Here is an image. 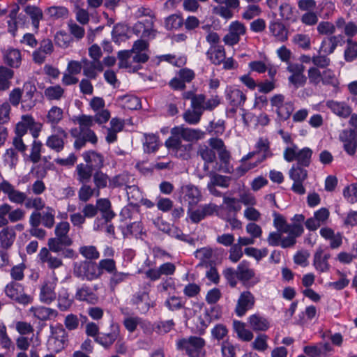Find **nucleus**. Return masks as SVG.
I'll return each instance as SVG.
<instances>
[{"label": "nucleus", "instance_id": "864d4df0", "mask_svg": "<svg viewBox=\"0 0 357 357\" xmlns=\"http://www.w3.org/2000/svg\"><path fill=\"white\" fill-rule=\"evenodd\" d=\"M158 138L153 134L145 135V142L144 143V151L146 153L154 152L158 149Z\"/></svg>", "mask_w": 357, "mask_h": 357}, {"label": "nucleus", "instance_id": "bf43d9fd", "mask_svg": "<svg viewBox=\"0 0 357 357\" xmlns=\"http://www.w3.org/2000/svg\"><path fill=\"white\" fill-rule=\"evenodd\" d=\"M317 31L321 35H332L335 32V26L328 21H321L317 27Z\"/></svg>", "mask_w": 357, "mask_h": 357}, {"label": "nucleus", "instance_id": "69168bd1", "mask_svg": "<svg viewBox=\"0 0 357 357\" xmlns=\"http://www.w3.org/2000/svg\"><path fill=\"white\" fill-rule=\"evenodd\" d=\"M94 194L96 195V190L86 184L81 187L78 192L79 200L84 202H87Z\"/></svg>", "mask_w": 357, "mask_h": 357}, {"label": "nucleus", "instance_id": "7c9ffc66", "mask_svg": "<svg viewBox=\"0 0 357 357\" xmlns=\"http://www.w3.org/2000/svg\"><path fill=\"white\" fill-rule=\"evenodd\" d=\"M96 207L102 214V218L106 221L111 220L115 215L114 213L111 209V203L107 199H99L97 200Z\"/></svg>", "mask_w": 357, "mask_h": 357}, {"label": "nucleus", "instance_id": "8fccbe9b", "mask_svg": "<svg viewBox=\"0 0 357 357\" xmlns=\"http://www.w3.org/2000/svg\"><path fill=\"white\" fill-rule=\"evenodd\" d=\"M50 330L52 335L49 340H52V341H61L65 345L68 341L65 329L62 326L54 327L50 326Z\"/></svg>", "mask_w": 357, "mask_h": 357}, {"label": "nucleus", "instance_id": "cd10ccee", "mask_svg": "<svg viewBox=\"0 0 357 357\" xmlns=\"http://www.w3.org/2000/svg\"><path fill=\"white\" fill-rule=\"evenodd\" d=\"M204 132L199 129L184 128L180 126V138L188 142H195L203 137Z\"/></svg>", "mask_w": 357, "mask_h": 357}, {"label": "nucleus", "instance_id": "a18cd8bd", "mask_svg": "<svg viewBox=\"0 0 357 357\" xmlns=\"http://www.w3.org/2000/svg\"><path fill=\"white\" fill-rule=\"evenodd\" d=\"M108 181V176L106 174L100 171H96L93 174V182L95 183L96 187L94 188L96 190V196L98 197L100 195V190L101 188H104L107 186Z\"/></svg>", "mask_w": 357, "mask_h": 357}, {"label": "nucleus", "instance_id": "c9c22d12", "mask_svg": "<svg viewBox=\"0 0 357 357\" xmlns=\"http://www.w3.org/2000/svg\"><path fill=\"white\" fill-rule=\"evenodd\" d=\"M24 11L30 16L33 26L37 29L39 26L40 21L43 17L42 10L34 6H27L25 8Z\"/></svg>", "mask_w": 357, "mask_h": 357}, {"label": "nucleus", "instance_id": "a878e982", "mask_svg": "<svg viewBox=\"0 0 357 357\" xmlns=\"http://www.w3.org/2000/svg\"><path fill=\"white\" fill-rule=\"evenodd\" d=\"M342 38V34L331 36L324 38L321 43L319 53L323 52L326 55L334 52L338 45V38Z\"/></svg>", "mask_w": 357, "mask_h": 357}, {"label": "nucleus", "instance_id": "0e129e2a", "mask_svg": "<svg viewBox=\"0 0 357 357\" xmlns=\"http://www.w3.org/2000/svg\"><path fill=\"white\" fill-rule=\"evenodd\" d=\"M227 333L228 330L226 326L222 324H218L211 329L212 337L218 341L223 340L227 335Z\"/></svg>", "mask_w": 357, "mask_h": 357}, {"label": "nucleus", "instance_id": "e2e57ef3", "mask_svg": "<svg viewBox=\"0 0 357 357\" xmlns=\"http://www.w3.org/2000/svg\"><path fill=\"white\" fill-rule=\"evenodd\" d=\"M144 324L142 322V319L138 317H128L123 321L124 326L130 333L135 331L137 325L143 326Z\"/></svg>", "mask_w": 357, "mask_h": 357}, {"label": "nucleus", "instance_id": "423d86ee", "mask_svg": "<svg viewBox=\"0 0 357 357\" xmlns=\"http://www.w3.org/2000/svg\"><path fill=\"white\" fill-rule=\"evenodd\" d=\"M241 209V204L238 199L224 196L222 204L218 207V215L221 218H229L230 216H236Z\"/></svg>", "mask_w": 357, "mask_h": 357}, {"label": "nucleus", "instance_id": "9b49d317", "mask_svg": "<svg viewBox=\"0 0 357 357\" xmlns=\"http://www.w3.org/2000/svg\"><path fill=\"white\" fill-rule=\"evenodd\" d=\"M330 257V253H324L322 246H319L313 257L312 264L315 270L320 273L328 272L331 267L328 262Z\"/></svg>", "mask_w": 357, "mask_h": 357}, {"label": "nucleus", "instance_id": "ddd939ff", "mask_svg": "<svg viewBox=\"0 0 357 357\" xmlns=\"http://www.w3.org/2000/svg\"><path fill=\"white\" fill-rule=\"evenodd\" d=\"M271 144L268 138L259 137L255 145V151L259 158L257 160V163H261L266 160L267 158H271L273 155L271 150Z\"/></svg>", "mask_w": 357, "mask_h": 357}, {"label": "nucleus", "instance_id": "a211bd4d", "mask_svg": "<svg viewBox=\"0 0 357 357\" xmlns=\"http://www.w3.org/2000/svg\"><path fill=\"white\" fill-rule=\"evenodd\" d=\"M119 326L112 324L111 326V331L96 337V341L104 347L108 348L119 338Z\"/></svg>", "mask_w": 357, "mask_h": 357}, {"label": "nucleus", "instance_id": "dca6fc26", "mask_svg": "<svg viewBox=\"0 0 357 357\" xmlns=\"http://www.w3.org/2000/svg\"><path fill=\"white\" fill-rule=\"evenodd\" d=\"M56 283L54 282H45L40 290V301L45 304L52 303L56 298L55 292Z\"/></svg>", "mask_w": 357, "mask_h": 357}, {"label": "nucleus", "instance_id": "680f3d73", "mask_svg": "<svg viewBox=\"0 0 357 357\" xmlns=\"http://www.w3.org/2000/svg\"><path fill=\"white\" fill-rule=\"evenodd\" d=\"M202 114L201 111L188 109L183 114V119L188 123L195 125L199 122Z\"/></svg>", "mask_w": 357, "mask_h": 357}, {"label": "nucleus", "instance_id": "72a5a7b5", "mask_svg": "<svg viewBox=\"0 0 357 357\" xmlns=\"http://www.w3.org/2000/svg\"><path fill=\"white\" fill-rule=\"evenodd\" d=\"M312 150L309 147H304L298 149L296 158V165L308 167L311 163Z\"/></svg>", "mask_w": 357, "mask_h": 357}, {"label": "nucleus", "instance_id": "1a4fd4ad", "mask_svg": "<svg viewBox=\"0 0 357 357\" xmlns=\"http://www.w3.org/2000/svg\"><path fill=\"white\" fill-rule=\"evenodd\" d=\"M225 96L229 105L235 107H243L246 100V95L236 86H227Z\"/></svg>", "mask_w": 357, "mask_h": 357}, {"label": "nucleus", "instance_id": "ea45409f", "mask_svg": "<svg viewBox=\"0 0 357 357\" xmlns=\"http://www.w3.org/2000/svg\"><path fill=\"white\" fill-rule=\"evenodd\" d=\"M119 100L121 101V106L128 109H137L140 107V101L138 98L127 95L121 96L119 98Z\"/></svg>", "mask_w": 357, "mask_h": 357}, {"label": "nucleus", "instance_id": "c03bdc74", "mask_svg": "<svg viewBox=\"0 0 357 357\" xmlns=\"http://www.w3.org/2000/svg\"><path fill=\"white\" fill-rule=\"evenodd\" d=\"M69 231L70 224L68 222L63 221L59 222L55 227V236L73 243L72 238L68 236Z\"/></svg>", "mask_w": 357, "mask_h": 357}, {"label": "nucleus", "instance_id": "6e6d98bb", "mask_svg": "<svg viewBox=\"0 0 357 357\" xmlns=\"http://www.w3.org/2000/svg\"><path fill=\"white\" fill-rule=\"evenodd\" d=\"M344 197L350 203L357 202V183H354L345 187L343 190Z\"/></svg>", "mask_w": 357, "mask_h": 357}, {"label": "nucleus", "instance_id": "aec40b11", "mask_svg": "<svg viewBox=\"0 0 357 357\" xmlns=\"http://www.w3.org/2000/svg\"><path fill=\"white\" fill-rule=\"evenodd\" d=\"M200 199V192L197 187L187 186L185 195L181 199L180 197V202L188 204V206H193L196 205Z\"/></svg>", "mask_w": 357, "mask_h": 357}, {"label": "nucleus", "instance_id": "4c0bfd02", "mask_svg": "<svg viewBox=\"0 0 357 357\" xmlns=\"http://www.w3.org/2000/svg\"><path fill=\"white\" fill-rule=\"evenodd\" d=\"M68 13V10L64 6H52L46 10V14L54 20L67 18Z\"/></svg>", "mask_w": 357, "mask_h": 357}, {"label": "nucleus", "instance_id": "58836bf2", "mask_svg": "<svg viewBox=\"0 0 357 357\" xmlns=\"http://www.w3.org/2000/svg\"><path fill=\"white\" fill-rule=\"evenodd\" d=\"M21 121L24 124L27 130L29 129L31 131L33 137L37 138L41 129V125L36 123L30 115L22 116Z\"/></svg>", "mask_w": 357, "mask_h": 357}, {"label": "nucleus", "instance_id": "f257e3e1", "mask_svg": "<svg viewBox=\"0 0 357 357\" xmlns=\"http://www.w3.org/2000/svg\"><path fill=\"white\" fill-rule=\"evenodd\" d=\"M270 102L271 107L275 108L278 123L284 122L290 118L294 110V105L291 101H285L284 95L275 94L271 98Z\"/></svg>", "mask_w": 357, "mask_h": 357}, {"label": "nucleus", "instance_id": "052dcab7", "mask_svg": "<svg viewBox=\"0 0 357 357\" xmlns=\"http://www.w3.org/2000/svg\"><path fill=\"white\" fill-rule=\"evenodd\" d=\"M171 133L172 136L166 141L165 145L168 149H172L176 152L178 148V128H173Z\"/></svg>", "mask_w": 357, "mask_h": 357}, {"label": "nucleus", "instance_id": "39448f33", "mask_svg": "<svg viewBox=\"0 0 357 357\" xmlns=\"http://www.w3.org/2000/svg\"><path fill=\"white\" fill-rule=\"evenodd\" d=\"M5 293L10 299L22 305H27L32 300L31 297L24 292V287L15 282L6 286Z\"/></svg>", "mask_w": 357, "mask_h": 357}, {"label": "nucleus", "instance_id": "4d7b16f0", "mask_svg": "<svg viewBox=\"0 0 357 357\" xmlns=\"http://www.w3.org/2000/svg\"><path fill=\"white\" fill-rule=\"evenodd\" d=\"M46 144L52 149L55 150L56 152H60L63 150L64 146L63 139L58 135H52L47 140Z\"/></svg>", "mask_w": 357, "mask_h": 357}, {"label": "nucleus", "instance_id": "7ed1b4c3", "mask_svg": "<svg viewBox=\"0 0 357 357\" xmlns=\"http://www.w3.org/2000/svg\"><path fill=\"white\" fill-rule=\"evenodd\" d=\"M74 274L82 280L92 281L98 279L102 274L98 265L90 261H84L74 268Z\"/></svg>", "mask_w": 357, "mask_h": 357}, {"label": "nucleus", "instance_id": "338daca9", "mask_svg": "<svg viewBox=\"0 0 357 357\" xmlns=\"http://www.w3.org/2000/svg\"><path fill=\"white\" fill-rule=\"evenodd\" d=\"M293 41L296 45L303 50H308L310 47V38L306 34H296Z\"/></svg>", "mask_w": 357, "mask_h": 357}, {"label": "nucleus", "instance_id": "20e7f679", "mask_svg": "<svg viewBox=\"0 0 357 357\" xmlns=\"http://www.w3.org/2000/svg\"><path fill=\"white\" fill-rule=\"evenodd\" d=\"M205 340L200 336H190L180 339V350L184 349L189 357H199L202 354Z\"/></svg>", "mask_w": 357, "mask_h": 357}, {"label": "nucleus", "instance_id": "4be33fe9", "mask_svg": "<svg viewBox=\"0 0 357 357\" xmlns=\"http://www.w3.org/2000/svg\"><path fill=\"white\" fill-rule=\"evenodd\" d=\"M84 159L87 165L93 170H99L103 167L104 159L101 154L95 151H88L84 153Z\"/></svg>", "mask_w": 357, "mask_h": 357}, {"label": "nucleus", "instance_id": "f8f14e48", "mask_svg": "<svg viewBox=\"0 0 357 357\" xmlns=\"http://www.w3.org/2000/svg\"><path fill=\"white\" fill-rule=\"evenodd\" d=\"M248 323L255 332H266L271 328L269 319L259 313H255L249 316Z\"/></svg>", "mask_w": 357, "mask_h": 357}, {"label": "nucleus", "instance_id": "bb28decb", "mask_svg": "<svg viewBox=\"0 0 357 357\" xmlns=\"http://www.w3.org/2000/svg\"><path fill=\"white\" fill-rule=\"evenodd\" d=\"M31 311L33 316L40 321H46L58 316V312L52 308L43 306L31 307Z\"/></svg>", "mask_w": 357, "mask_h": 357}, {"label": "nucleus", "instance_id": "774afa93", "mask_svg": "<svg viewBox=\"0 0 357 357\" xmlns=\"http://www.w3.org/2000/svg\"><path fill=\"white\" fill-rule=\"evenodd\" d=\"M237 346L233 345L229 342H223L221 345L222 357H236Z\"/></svg>", "mask_w": 357, "mask_h": 357}, {"label": "nucleus", "instance_id": "b1692460", "mask_svg": "<svg viewBox=\"0 0 357 357\" xmlns=\"http://www.w3.org/2000/svg\"><path fill=\"white\" fill-rule=\"evenodd\" d=\"M16 234L11 227H4L0 231V245L3 249H8L13 244Z\"/></svg>", "mask_w": 357, "mask_h": 357}, {"label": "nucleus", "instance_id": "9d476101", "mask_svg": "<svg viewBox=\"0 0 357 357\" xmlns=\"http://www.w3.org/2000/svg\"><path fill=\"white\" fill-rule=\"evenodd\" d=\"M268 31L269 34L278 42L284 43L288 40V29L280 19H274L269 22Z\"/></svg>", "mask_w": 357, "mask_h": 357}, {"label": "nucleus", "instance_id": "393cba45", "mask_svg": "<svg viewBox=\"0 0 357 357\" xmlns=\"http://www.w3.org/2000/svg\"><path fill=\"white\" fill-rule=\"evenodd\" d=\"M233 328L234 331L236 333L237 337L239 340L244 342H250L252 340L254 335L252 332L245 328V323L238 321H233Z\"/></svg>", "mask_w": 357, "mask_h": 357}, {"label": "nucleus", "instance_id": "f03ea898", "mask_svg": "<svg viewBox=\"0 0 357 357\" xmlns=\"http://www.w3.org/2000/svg\"><path fill=\"white\" fill-rule=\"evenodd\" d=\"M238 279L243 287L250 289L260 282V277L257 275L250 264L247 260L241 261L236 267Z\"/></svg>", "mask_w": 357, "mask_h": 357}, {"label": "nucleus", "instance_id": "c756f323", "mask_svg": "<svg viewBox=\"0 0 357 357\" xmlns=\"http://www.w3.org/2000/svg\"><path fill=\"white\" fill-rule=\"evenodd\" d=\"M72 244L73 243L67 240L55 236L54 238H49L47 242V249L51 252L58 253L63 251L64 248L68 247Z\"/></svg>", "mask_w": 357, "mask_h": 357}, {"label": "nucleus", "instance_id": "13d9d810", "mask_svg": "<svg viewBox=\"0 0 357 357\" xmlns=\"http://www.w3.org/2000/svg\"><path fill=\"white\" fill-rule=\"evenodd\" d=\"M63 89L59 85L50 86L45 90V96L50 100H59L63 94Z\"/></svg>", "mask_w": 357, "mask_h": 357}, {"label": "nucleus", "instance_id": "603ef678", "mask_svg": "<svg viewBox=\"0 0 357 357\" xmlns=\"http://www.w3.org/2000/svg\"><path fill=\"white\" fill-rule=\"evenodd\" d=\"M63 118V110L58 107H52L47 113V119L52 126L57 124Z\"/></svg>", "mask_w": 357, "mask_h": 357}, {"label": "nucleus", "instance_id": "2f4dec72", "mask_svg": "<svg viewBox=\"0 0 357 357\" xmlns=\"http://www.w3.org/2000/svg\"><path fill=\"white\" fill-rule=\"evenodd\" d=\"M204 319L208 324L212 321L220 320L222 318V307L219 305H211L204 310Z\"/></svg>", "mask_w": 357, "mask_h": 357}, {"label": "nucleus", "instance_id": "6e6552de", "mask_svg": "<svg viewBox=\"0 0 357 357\" xmlns=\"http://www.w3.org/2000/svg\"><path fill=\"white\" fill-rule=\"evenodd\" d=\"M255 298L254 295L248 290L242 291L237 300L235 314L238 317H243L246 312L255 306Z\"/></svg>", "mask_w": 357, "mask_h": 357}, {"label": "nucleus", "instance_id": "09e8293b", "mask_svg": "<svg viewBox=\"0 0 357 357\" xmlns=\"http://www.w3.org/2000/svg\"><path fill=\"white\" fill-rule=\"evenodd\" d=\"M273 226L279 232L287 233V228L289 227V224L287 222L284 217L280 213L274 211L273 213Z\"/></svg>", "mask_w": 357, "mask_h": 357}, {"label": "nucleus", "instance_id": "5701e85b", "mask_svg": "<svg viewBox=\"0 0 357 357\" xmlns=\"http://www.w3.org/2000/svg\"><path fill=\"white\" fill-rule=\"evenodd\" d=\"M207 57L212 63L218 66L225 59V50L222 45H216L213 48L210 47L206 53Z\"/></svg>", "mask_w": 357, "mask_h": 357}, {"label": "nucleus", "instance_id": "6ab92c4d", "mask_svg": "<svg viewBox=\"0 0 357 357\" xmlns=\"http://www.w3.org/2000/svg\"><path fill=\"white\" fill-rule=\"evenodd\" d=\"M75 298L80 301H85L89 304L95 305L98 302V296L86 285L77 289Z\"/></svg>", "mask_w": 357, "mask_h": 357}, {"label": "nucleus", "instance_id": "2eb2a0df", "mask_svg": "<svg viewBox=\"0 0 357 357\" xmlns=\"http://www.w3.org/2000/svg\"><path fill=\"white\" fill-rule=\"evenodd\" d=\"M326 106L333 114L343 119L349 117L352 112L351 107L345 102L329 100L326 102Z\"/></svg>", "mask_w": 357, "mask_h": 357}, {"label": "nucleus", "instance_id": "e433bc0d", "mask_svg": "<svg viewBox=\"0 0 357 357\" xmlns=\"http://www.w3.org/2000/svg\"><path fill=\"white\" fill-rule=\"evenodd\" d=\"M5 62L10 67L17 68L21 63V54L18 50L11 49L4 54Z\"/></svg>", "mask_w": 357, "mask_h": 357}, {"label": "nucleus", "instance_id": "4468645a", "mask_svg": "<svg viewBox=\"0 0 357 357\" xmlns=\"http://www.w3.org/2000/svg\"><path fill=\"white\" fill-rule=\"evenodd\" d=\"M185 326L190 330L191 333L202 335L205 333L208 324L202 316L194 315L185 321Z\"/></svg>", "mask_w": 357, "mask_h": 357}, {"label": "nucleus", "instance_id": "0eeeda50", "mask_svg": "<svg viewBox=\"0 0 357 357\" xmlns=\"http://www.w3.org/2000/svg\"><path fill=\"white\" fill-rule=\"evenodd\" d=\"M343 149L347 155L354 156L357 151V133L354 129H344L339 135Z\"/></svg>", "mask_w": 357, "mask_h": 357}, {"label": "nucleus", "instance_id": "de8ad7c7", "mask_svg": "<svg viewBox=\"0 0 357 357\" xmlns=\"http://www.w3.org/2000/svg\"><path fill=\"white\" fill-rule=\"evenodd\" d=\"M195 77V72L190 68H180V91L185 88V83H190Z\"/></svg>", "mask_w": 357, "mask_h": 357}, {"label": "nucleus", "instance_id": "79ce46f5", "mask_svg": "<svg viewBox=\"0 0 357 357\" xmlns=\"http://www.w3.org/2000/svg\"><path fill=\"white\" fill-rule=\"evenodd\" d=\"M93 171L94 170L86 164H79L77 166L78 181L82 183L89 182L92 176Z\"/></svg>", "mask_w": 357, "mask_h": 357}, {"label": "nucleus", "instance_id": "473e14b6", "mask_svg": "<svg viewBox=\"0 0 357 357\" xmlns=\"http://www.w3.org/2000/svg\"><path fill=\"white\" fill-rule=\"evenodd\" d=\"M306 167L294 164L289 170V178L294 181H305L307 178Z\"/></svg>", "mask_w": 357, "mask_h": 357}, {"label": "nucleus", "instance_id": "49530a36", "mask_svg": "<svg viewBox=\"0 0 357 357\" xmlns=\"http://www.w3.org/2000/svg\"><path fill=\"white\" fill-rule=\"evenodd\" d=\"M222 275L230 287L234 288L236 287L238 280L236 269L232 267H227L223 270Z\"/></svg>", "mask_w": 357, "mask_h": 357}, {"label": "nucleus", "instance_id": "37998d69", "mask_svg": "<svg viewBox=\"0 0 357 357\" xmlns=\"http://www.w3.org/2000/svg\"><path fill=\"white\" fill-rule=\"evenodd\" d=\"M42 225L46 228L51 229L55 223V211L51 207H46L41 213Z\"/></svg>", "mask_w": 357, "mask_h": 357}, {"label": "nucleus", "instance_id": "a19ab883", "mask_svg": "<svg viewBox=\"0 0 357 357\" xmlns=\"http://www.w3.org/2000/svg\"><path fill=\"white\" fill-rule=\"evenodd\" d=\"M198 154L205 162L204 169H207L206 163H211L215 161L216 158V153L214 150L211 149L206 145L200 146L198 150Z\"/></svg>", "mask_w": 357, "mask_h": 357}, {"label": "nucleus", "instance_id": "f704fd0d", "mask_svg": "<svg viewBox=\"0 0 357 357\" xmlns=\"http://www.w3.org/2000/svg\"><path fill=\"white\" fill-rule=\"evenodd\" d=\"M14 73L12 70L0 66V91H6L10 86V79L13 78Z\"/></svg>", "mask_w": 357, "mask_h": 357}, {"label": "nucleus", "instance_id": "5fc2aeb1", "mask_svg": "<svg viewBox=\"0 0 357 357\" xmlns=\"http://www.w3.org/2000/svg\"><path fill=\"white\" fill-rule=\"evenodd\" d=\"M268 335L264 333L259 334L254 342L252 343L253 349L260 352L266 351L268 348Z\"/></svg>", "mask_w": 357, "mask_h": 357}, {"label": "nucleus", "instance_id": "3c124183", "mask_svg": "<svg viewBox=\"0 0 357 357\" xmlns=\"http://www.w3.org/2000/svg\"><path fill=\"white\" fill-rule=\"evenodd\" d=\"M244 253L248 256L253 257L257 261L267 256L268 250L266 248L257 249L254 247H248L244 249Z\"/></svg>", "mask_w": 357, "mask_h": 357}, {"label": "nucleus", "instance_id": "f3484780", "mask_svg": "<svg viewBox=\"0 0 357 357\" xmlns=\"http://www.w3.org/2000/svg\"><path fill=\"white\" fill-rule=\"evenodd\" d=\"M83 74L89 79H96L98 72L104 69L102 61H89L87 59H82Z\"/></svg>", "mask_w": 357, "mask_h": 357}, {"label": "nucleus", "instance_id": "412c9836", "mask_svg": "<svg viewBox=\"0 0 357 357\" xmlns=\"http://www.w3.org/2000/svg\"><path fill=\"white\" fill-rule=\"evenodd\" d=\"M38 257L43 263H47L50 268H57L63 265L62 260L58 257H53L50 250L47 248H43L38 254Z\"/></svg>", "mask_w": 357, "mask_h": 357}, {"label": "nucleus", "instance_id": "c85d7f7f", "mask_svg": "<svg viewBox=\"0 0 357 357\" xmlns=\"http://www.w3.org/2000/svg\"><path fill=\"white\" fill-rule=\"evenodd\" d=\"M357 59V42L351 38L346 40V47L344 51V59L351 63Z\"/></svg>", "mask_w": 357, "mask_h": 357}]
</instances>
